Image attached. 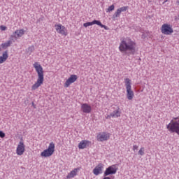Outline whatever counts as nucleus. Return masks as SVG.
<instances>
[{
  "instance_id": "7ed1b4c3",
  "label": "nucleus",
  "mask_w": 179,
  "mask_h": 179,
  "mask_svg": "<svg viewBox=\"0 0 179 179\" xmlns=\"http://www.w3.org/2000/svg\"><path fill=\"white\" fill-rule=\"evenodd\" d=\"M54 152H55V144H54V142H51L49 144L48 149L43 150V152L41 153V156L42 157H50V156L54 155Z\"/></svg>"
},
{
  "instance_id": "4468645a",
  "label": "nucleus",
  "mask_w": 179,
  "mask_h": 179,
  "mask_svg": "<svg viewBox=\"0 0 179 179\" xmlns=\"http://www.w3.org/2000/svg\"><path fill=\"white\" fill-rule=\"evenodd\" d=\"M89 143H90V142L87 141H82L80 142V143L78 144V148L80 149H85V148H87V146H89Z\"/></svg>"
},
{
  "instance_id": "b1692460",
  "label": "nucleus",
  "mask_w": 179,
  "mask_h": 179,
  "mask_svg": "<svg viewBox=\"0 0 179 179\" xmlns=\"http://www.w3.org/2000/svg\"><path fill=\"white\" fill-rule=\"evenodd\" d=\"M138 155H140V156H143V155H145V148L142 147L139 151H138Z\"/></svg>"
},
{
  "instance_id": "a878e982",
  "label": "nucleus",
  "mask_w": 179,
  "mask_h": 179,
  "mask_svg": "<svg viewBox=\"0 0 179 179\" xmlns=\"http://www.w3.org/2000/svg\"><path fill=\"white\" fill-rule=\"evenodd\" d=\"M84 27H89V26H93V21L92 22H88L83 24Z\"/></svg>"
},
{
  "instance_id": "f257e3e1",
  "label": "nucleus",
  "mask_w": 179,
  "mask_h": 179,
  "mask_svg": "<svg viewBox=\"0 0 179 179\" xmlns=\"http://www.w3.org/2000/svg\"><path fill=\"white\" fill-rule=\"evenodd\" d=\"M119 50L121 52H126L127 55H135L136 43L129 38L123 39L120 44Z\"/></svg>"
},
{
  "instance_id": "f03ea898",
  "label": "nucleus",
  "mask_w": 179,
  "mask_h": 179,
  "mask_svg": "<svg viewBox=\"0 0 179 179\" xmlns=\"http://www.w3.org/2000/svg\"><path fill=\"white\" fill-rule=\"evenodd\" d=\"M34 68L38 73V79L34 85H32V90H37L41 85L44 83V71L43 70V66L38 62H35L34 64Z\"/></svg>"
},
{
  "instance_id": "9b49d317",
  "label": "nucleus",
  "mask_w": 179,
  "mask_h": 179,
  "mask_svg": "<svg viewBox=\"0 0 179 179\" xmlns=\"http://www.w3.org/2000/svg\"><path fill=\"white\" fill-rule=\"evenodd\" d=\"M117 118L118 117H121V113L120 112V108L117 107V110L112 112L110 115H108L106 118L107 120L110 119V117Z\"/></svg>"
},
{
  "instance_id": "a211bd4d",
  "label": "nucleus",
  "mask_w": 179,
  "mask_h": 179,
  "mask_svg": "<svg viewBox=\"0 0 179 179\" xmlns=\"http://www.w3.org/2000/svg\"><path fill=\"white\" fill-rule=\"evenodd\" d=\"M12 44V41H8L7 42L2 43L1 45V48H3V50H6V48H8V47H10V45Z\"/></svg>"
},
{
  "instance_id": "cd10ccee",
  "label": "nucleus",
  "mask_w": 179,
  "mask_h": 179,
  "mask_svg": "<svg viewBox=\"0 0 179 179\" xmlns=\"http://www.w3.org/2000/svg\"><path fill=\"white\" fill-rule=\"evenodd\" d=\"M0 29H1V30H2L3 31L6 30V27H5L3 25H1Z\"/></svg>"
},
{
  "instance_id": "2eb2a0df",
  "label": "nucleus",
  "mask_w": 179,
  "mask_h": 179,
  "mask_svg": "<svg viewBox=\"0 0 179 179\" xmlns=\"http://www.w3.org/2000/svg\"><path fill=\"white\" fill-rule=\"evenodd\" d=\"M8 57L9 55H8V50H6L3 53V55L0 57V64H3V62L8 59Z\"/></svg>"
},
{
  "instance_id": "473e14b6",
  "label": "nucleus",
  "mask_w": 179,
  "mask_h": 179,
  "mask_svg": "<svg viewBox=\"0 0 179 179\" xmlns=\"http://www.w3.org/2000/svg\"><path fill=\"white\" fill-rule=\"evenodd\" d=\"M1 48H0V52H1Z\"/></svg>"
},
{
  "instance_id": "5701e85b",
  "label": "nucleus",
  "mask_w": 179,
  "mask_h": 179,
  "mask_svg": "<svg viewBox=\"0 0 179 179\" xmlns=\"http://www.w3.org/2000/svg\"><path fill=\"white\" fill-rule=\"evenodd\" d=\"M115 8V6H114V4H113L107 8L106 12H113V10H114Z\"/></svg>"
},
{
  "instance_id": "39448f33",
  "label": "nucleus",
  "mask_w": 179,
  "mask_h": 179,
  "mask_svg": "<svg viewBox=\"0 0 179 179\" xmlns=\"http://www.w3.org/2000/svg\"><path fill=\"white\" fill-rule=\"evenodd\" d=\"M161 31L162 34H165L166 36H170V34H173L174 31L173 30V26L169 24H164L161 27Z\"/></svg>"
},
{
  "instance_id": "6e6552de",
  "label": "nucleus",
  "mask_w": 179,
  "mask_h": 179,
  "mask_svg": "<svg viewBox=\"0 0 179 179\" xmlns=\"http://www.w3.org/2000/svg\"><path fill=\"white\" fill-rule=\"evenodd\" d=\"M24 143H23V140L19 142V144L17 147L16 153L18 156H22L23 153H24Z\"/></svg>"
},
{
  "instance_id": "f3484780",
  "label": "nucleus",
  "mask_w": 179,
  "mask_h": 179,
  "mask_svg": "<svg viewBox=\"0 0 179 179\" xmlns=\"http://www.w3.org/2000/svg\"><path fill=\"white\" fill-rule=\"evenodd\" d=\"M78 170H79V169H74L67 175L66 178H73V177H75V176H76L78 173Z\"/></svg>"
},
{
  "instance_id": "6ab92c4d",
  "label": "nucleus",
  "mask_w": 179,
  "mask_h": 179,
  "mask_svg": "<svg viewBox=\"0 0 179 179\" xmlns=\"http://www.w3.org/2000/svg\"><path fill=\"white\" fill-rule=\"evenodd\" d=\"M15 36L19 38V37H22L23 34H24V30L23 29H20V30H16L15 32Z\"/></svg>"
},
{
  "instance_id": "2f4dec72",
  "label": "nucleus",
  "mask_w": 179,
  "mask_h": 179,
  "mask_svg": "<svg viewBox=\"0 0 179 179\" xmlns=\"http://www.w3.org/2000/svg\"><path fill=\"white\" fill-rule=\"evenodd\" d=\"M176 3H177V5H179V0L176 1Z\"/></svg>"
},
{
  "instance_id": "20e7f679",
  "label": "nucleus",
  "mask_w": 179,
  "mask_h": 179,
  "mask_svg": "<svg viewBox=\"0 0 179 179\" xmlns=\"http://www.w3.org/2000/svg\"><path fill=\"white\" fill-rule=\"evenodd\" d=\"M125 85H126V90H127V97L128 100H132L134 99V91H132L131 86V80L129 78H125L124 80Z\"/></svg>"
},
{
  "instance_id": "72a5a7b5",
  "label": "nucleus",
  "mask_w": 179,
  "mask_h": 179,
  "mask_svg": "<svg viewBox=\"0 0 179 179\" xmlns=\"http://www.w3.org/2000/svg\"><path fill=\"white\" fill-rule=\"evenodd\" d=\"M60 1H62V0H60Z\"/></svg>"
},
{
  "instance_id": "dca6fc26",
  "label": "nucleus",
  "mask_w": 179,
  "mask_h": 179,
  "mask_svg": "<svg viewBox=\"0 0 179 179\" xmlns=\"http://www.w3.org/2000/svg\"><path fill=\"white\" fill-rule=\"evenodd\" d=\"M93 24H97V26H100V27L105 29V30H108V27L101 24V22L100 20H94L92 21Z\"/></svg>"
},
{
  "instance_id": "423d86ee",
  "label": "nucleus",
  "mask_w": 179,
  "mask_h": 179,
  "mask_svg": "<svg viewBox=\"0 0 179 179\" xmlns=\"http://www.w3.org/2000/svg\"><path fill=\"white\" fill-rule=\"evenodd\" d=\"M117 170H118V168H117L115 165H112L108 167L104 172V177H107V176H110L111 174H115V173H117Z\"/></svg>"
},
{
  "instance_id": "f8f14e48",
  "label": "nucleus",
  "mask_w": 179,
  "mask_h": 179,
  "mask_svg": "<svg viewBox=\"0 0 179 179\" xmlns=\"http://www.w3.org/2000/svg\"><path fill=\"white\" fill-rule=\"evenodd\" d=\"M81 110L83 112L85 113L86 114H89L92 113V106H90L87 103H83L81 106Z\"/></svg>"
},
{
  "instance_id": "4be33fe9",
  "label": "nucleus",
  "mask_w": 179,
  "mask_h": 179,
  "mask_svg": "<svg viewBox=\"0 0 179 179\" xmlns=\"http://www.w3.org/2000/svg\"><path fill=\"white\" fill-rule=\"evenodd\" d=\"M33 51H34V46H30L27 50V54H29V55L32 53Z\"/></svg>"
},
{
  "instance_id": "bb28decb",
  "label": "nucleus",
  "mask_w": 179,
  "mask_h": 179,
  "mask_svg": "<svg viewBox=\"0 0 179 179\" xmlns=\"http://www.w3.org/2000/svg\"><path fill=\"white\" fill-rule=\"evenodd\" d=\"M0 138H5V133L2 131H0Z\"/></svg>"
},
{
  "instance_id": "c756f323",
  "label": "nucleus",
  "mask_w": 179,
  "mask_h": 179,
  "mask_svg": "<svg viewBox=\"0 0 179 179\" xmlns=\"http://www.w3.org/2000/svg\"><path fill=\"white\" fill-rule=\"evenodd\" d=\"M31 104L34 106V108H36V105L34 104V102H32Z\"/></svg>"
},
{
  "instance_id": "1a4fd4ad",
  "label": "nucleus",
  "mask_w": 179,
  "mask_h": 179,
  "mask_svg": "<svg viewBox=\"0 0 179 179\" xmlns=\"http://www.w3.org/2000/svg\"><path fill=\"white\" fill-rule=\"evenodd\" d=\"M56 31L62 36H67L68 33H66V29L65 27L61 25V24L55 25Z\"/></svg>"
},
{
  "instance_id": "9d476101",
  "label": "nucleus",
  "mask_w": 179,
  "mask_h": 179,
  "mask_svg": "<svg viewBox=\"0 0 179 179\" xmlns=\"http://www.w3.org/2000/svg\"><path fill=\"white\" fill-rule=\"evenodd\" d=\"M108 139H110V134L103 132L97 135L99 142H104V141H108Z\"/></svg>"
},
{
  "instance_id": "aec40b11",
  "label": "nucleus",
  "mask_w": 179,
  "mask_h": 179,
  "mask_svg": "<svg viewBox=\"0 0 179 179\" xmlns=\"http://www.w3.org/2000/svg\"><path fill=\"white\" fill-rule=\"evenodd\" d=\"M17 36L15 34V32L10 36V40L8 41H11V43H15L17 40Z\"/></svg>"
},
{
  "instance_id": "0eeeda50",
  "label": "nucleus",
  "mask_w": 179,
  "mask_h": 179,
  "mask_svg": "<svg viewBox=\"0 0 179 179\" xmlns=\"http://www.w3.org/2000/svg\"><path fill=\"white\" fill-rule=\"evenodd\" d=\"M78 80V76L75 74H72L70 76V78L66 80V81L64 83V87H69L72 83H75L76 80Z\"/></svg>"
},
{
  "instance_id": "393cba45",
  "label": "nucleus",
  "mask_w": 179,
  "mask_h": 179,
  "mask_svg": "<svg viewBox=\"0 0 179 179\" xmlns=\"http://www.w3.org/2000/svg\"><path fill=\"white\" fill-rule=\"evenodd\" d=\"M129 8V7H128V6H123V7H121V8H120L118 9L120 10V11L121 13V12H126L127 10H128Z\"/></svg>"
},
{
  "instance_id": "ddd939ff",
  "label": "nucleus",
  "mask_w": 179,
  "mask_h": 179,
  "mask_svg": "<svg viewBox=\"0 0 179 179\" xmlns=\"http://www.w3.org/2000/svg\"><path fill=\"white\" fill-rule=\"evenodd\" d=\"M93 173L95 176H99L103 173V164H99L93 169Z\"/></svg>"
},
{
  "instance_id": "412c9836",
  "label": "nucleus",
  "mask_w": 179,
  "mask_h": 179,
  "mask_svg": "<svg viewBox=\"0 0 179 179\" xmlns=\"http://www.w3.org/2000/svg\"><path fill=\"white\" fill-rule=\"evenodd\" d=\"M121 15V11L119 10V8L116 10V12L113 14L112 18L113 20H115L116 17H120V15Z\"/></svg>"
},
{
  "instance_id": "c85d7f7f",
  "label": "nucleus",
  "mask_w": 179,
  "mask_h": 179,
  "mask_svg": "<svg viewBox=\"0 0 179 179\" xmlns=\"http://www.w3.org/2000/svg\"><path fill=\"white\" fill-rule=\"evenodd\" d=\"M133 150L135 152V150H138V145H135L133 146Z\"/></svg>"
},
{
  "instance_id": "7c9ffc66",
  "label": "nucleus",
  "mask_w": 179,
  "mask_h": 179,
  "mask_svg": "<svg viewBox=\"0 0 179 179\" xmlns=\"http://www.w3.org/2000/svg\"><path fill=\"white\" fill-rule=\"evenodd\" d=\"M169 1V0H165L162 3H163V5H164V3H166V2H168Z\"/></svg>"
}]
</instances>
